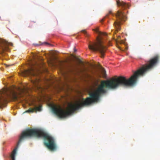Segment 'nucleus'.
<instances>
[{
  "mask_svg": "<svg viewBox=\"0 0 160 160\" xmlns=\"http://www.w3.org/2000/svg\"><path fill=\"white\" fill-rule=\"evenodd\" d=\"M158 56H155L148 61L146 64L142 65L128 79L124 77L121 76L117 78H112L109 80L102 81L97 88L89 93V97L85 99L83 98L81 102H78L74 104H70L66 110L60 107H53L52 108V111L59 118H65L81 107L89 105L98 101L101 96L106 92L104 89L105 87L114 89L119 86L125 87L132 86L136 83L139 76H144L152 69L158 63Z\"/></svg>",
  "mask_w": 160,
  "mask_h": 160,
  "instance_id": "f257e3e1",
  "label": "nucleus"
},
{
  "mask_svg": "<svg viewBox=\"0 0 160 160\" xmlns=\"http://www.w3.org/2000/svg\"><path fill=\"white\" fill-rule=\"evenodd\" d=\"M43 137L47 141L44 142V145L51 151H54L56 149V145L54 138L44 131L37 129H28L23 131L20 136L17 146L13 150L11 155L12 160H15V156L17 150L20 143L23 140L32 137Z\"/></svg>",
  "mask_w": 160,
  "mask_h": 160,
  "instance_id": "f03ea898",
  "label": "nucleus"
},
{
  "mask_svg": "<svg viewBox=\"0 0 160 160\" xmlns=\"http://www.w3.org/2000/svg\"><path fill=\"white\" fill-rule=\"evenodd\" d=\"M93 30L98 34L99 36L97 38V42H90L88 45V48L90 50L93 51H98L100 53L101 58H103L107 49V47L104 45L103 37L106 36L107 34L99 31L98 28L94 29Z\"/></svg>",
  "mask_w": 160,
  "mask_h": 160,
  "instance_id": "7ed1b4c3",
  "label": "nucleus"
},
{
  "mask_svg": "<svg viewBox=\"0 0 160 160\" xmlns=\"http://www.w3.org/2000/svg\"><path fill=\"white\" fill-rule=\"evenodd\" d=\"M12 99L15 101L21 102L19 96L17 93L13 91L8 89H4L0 91V108L4 106L5 103L7 101V98Z\"/></svg>",
  "mask_w": 160,
  "mask_h": 160,
  "instance_id": "20e7f679",
  "label": "nucleus"
},
{
  "mask_svg": "<svg viewBox=\"0 0 160 160\" xmlns=\"http://www.w3.org/2000/svg\"><path fill=\"white\" fill-rule=\"evenodd\" d=\"M115 16L117 20L114 22V24L117 31H118L121 29L120 25L122 23V22H124L126 20L127 17L124 12L121 10H118Z\"/></svg>",
  "mask_w": 160,
  "mask_h": 160,
  "instance_id": "39448f33",
  "label": "nucleus"
},
{
  "mask_svg": "<svg viewBox=\"0 0 160 160\" xmlns=\"http://www.w3.org/2000/svg\"><path fill=\"white\" fill-rule=\"evenodd\" d=\"M13 44L12 43L8 42L5 40L2 39H0V54L4 56L5 54L6 51H10L8 46L9 45L12 46Z\"/></svg>",
  "mask_w": 160,
  "mask_h": 160,
  "instance_id": "423d86ee",
  "label": "nucleus"
},
{
  "mask_svg": "<svg viewBox=\"0 0 160 160\" xmlns=\"http://www.w3.org/2000/svg\"><path fill=\"white\" fill-rule=\"evenodd\" d=\"M39 71L38 70H35L32 68H31L28 70H26L23 72V75L24 76H36L38 75Z\"/></svg>",
  "mask_w": 160,
  "mask_h": 160,
  "instance_id": "0eeeda50",
  "label": "nucleus"
},
{
  "mask_svg": "<svg viewBox=\"0 0 160 160\" xmlns=\"http://www.w3.org/2000/svg\"><path fill=\"white\" fill-rule=\"evenodd\" d=\"M117 4L119 7H121L124 9L129 8V5L126 3L123 2L122 1H116Z\"/></svg>",
  "mask_w": 160,
  "mask_h": 160,
  "instance_id": "6e6552de",
  "label": "nucleus"
},
{
  "mask_svg": "<svg viewBox=\"0 0 160 160\" xmlns=\"http://www.w3.org/2000/svg\"><path fill=\"white\" fill-rule=\"evenodd\" d=\"M40 81V80L39 79L37 78L35 80H32V82L36 88H40L39 85V83Z\"/></svg>",
  "mask_w": 160,
  "mask_h": 160,
  "instance_id": "1a4fd4ad",
  "label": "nucleus"
},
{
  "mask_svg": "<svg viewBox=\"0 0 160 160\" xmlns=\"http://www.w3.org/2000/svg\"><path fill=\"white\" fill-rule=\"evenodd\" d=\"M35 112V110L34 108H30L28 110L26 111L24 113H33Z\"/></svg>",
  "mask_w": 160,
  "mask_h": 160,
  "instance_id": "9d476101",
  "label": "nucleus"
},
{
  "mask_svg": "<svg viewBox=\"0 0 160 160\" xmlns=\"http://www.w3.org/2000/svg\"><path fill=\"white\" fill-rule=\"evenodd\" d=\"M35 112H36L37 111H41L42 110V106H40L38 107H35L34 108Z\"/></svg>",
  "mask_w": 160,
  "mask_h": 160,
  "instance_id": "9b49d317",
  "label": "nucleus"
},
{
  "mask_svg": "<svg viewBox=\"0 0 160 160\" xmlns=\"http://www.w3.org/2000/svg\"><path fill=\"white\" fill-rule=\"evenodd\" d=\"M81 32L84 33L86 36L88 37V34L87 33L85 30H82Z\"/></svg>",
  "mask_w": 160,
  "mask_h": 160,
  "instance_id": "f8f14e48",
  "label": "nucleus"
},
{
  "mask_svg": "<svg viewBox=\"0 0 160 160\" xmlns=\"http://www.w3.org/2000/svg\"><path fill=\"white\" fill-rule=\"evenodd\" d=\"M85 70H86V69H84L83 70H80L79 71H76V72H77V73H79V72H83Z\"/></svg>",
  "mask_w": 160,
  "mask_h": 160,
  "instance_id": "ddd939ff",
  "label": "nucleus"
},
{
  "mask_svg": "<svg viewBox=\"0 0 160 160\" xmlns=\"http://www.w3.org/2000/svg\"><path fill=\"white\" fill-rule=\"evenodd\" d=\"M103 73H104V74H106V71H105V70H104Z\"/></svg>",
  "mask_w": 160,
  "mask_h": 160,
  "instance_id": "4468645a",
  "label": "nucleus"
},
{
  "mask_svg": "<svg viewBox=\"0 0 160 160\" xmlns=\"http://www.w3.org/2000/svg\"><path fill=\"white\" fill-rule=\"evenodd\" d=\"M109 14H112V11H109Z\"/></svg>",
  "mask_w": 160,
  "mask_h": 160,
  "instance_id": "2eb2a0df",
  "label": "nucleus"
},
{
  "mask_svg": "<svg viewBox=\"0 0 160 160\" xmlns=\"http://www.w3.org/2000/svg\"><path fill=\"white\" fill-rule=\"evenodd\" d=\"M74 52H75L77 51V50L75 49V48H74Z\"/></svg>",
  "mask_w": 160,
  "mask_h": 160,
  "instance_id": "dca6fc26",
  "label": "nucleus"
},
{
  "mask_svg": "<svg viewBox=\"0 0 160 160\" xmlns=\"http://www.w3.org/2000/svg\"><path fill=\"white\" fill-rule=\"evenodd\" d=\"M104 20V19H102L101 20V22H103Z\"/></svg>",
  "mask_w": 160,
  "mask_h": 160,
  "instance_id": "f3484780",
  "label": "nucleus"
},
{
  "mask_svg": "<svg viewBox=\"0 0 160 160\" xmlns=\"http://www.w3.org/2000/svg\"><path fill=\"white\" fill-rule=\"evenodd\" d=\"M44 43L45 44H49L47 42H45Z\"/></svg>",
  "mask_w": 160,
  "mask_h": 160,
  "instance_id": "a211bd4d",
  "label": "nucleus"
},
{
  "mask_svg": "<svg viewBox=\"0 0 160 160\" xmlns=\"http://www.w3.org/2000/svg\"><path fill=\"white\" fill-rule=\"evenodd\" d=\"M35 45L36 46H39L40 44H35Z\"/></svg>",
  "mask_w": 160,
  "mask_h": 160,
  "instance_id": "6ab92c4d",
  "label": "nucleus"
},
{
  "mask_svg": "<svg viewBox=\"0 0 160 160\" xmlns=\"http://www.w3.org/2000/svg\"><path fill=\"white\" fill-rule=\"evenodd\" d=\"M32 22H31L30 23V24L31 25H32Z\"/></svg>",
  "mask_w": 160,
  "mask_h": 160,
  "instance_id": "aec40b11",
  "label": "nucleus"
},
{
  "mask_svg": "<svg viewBox=\"0 0 160 160\" xmlns=\"http://www.w3.org/2000/svg\"><path fill=\"white\" fill-rule=\"evenodd\" d=\"M108 14H107L106 15V17H108Z\"/></svg>",
  "mask_w": 160,
  "mask_h": 160,
  "instance_id": "412c9836",
  "label": "nucleus"
},
{
  "mask_svg": "<svg viewBox=\"0 0 160 160\" xmlns=\"http://www.w3.org/2000/svg\"><path fill=\"white\" fill-rule=\"evenodd\" d=\"M79 61L80 62H81V61L80 60H79Z\"/></svg>",
  "mask_w": 160,
  "mask_h": 160,
  "instance_id": "4be33fe9",
  "label": "nucleus"
}]
</instances>
